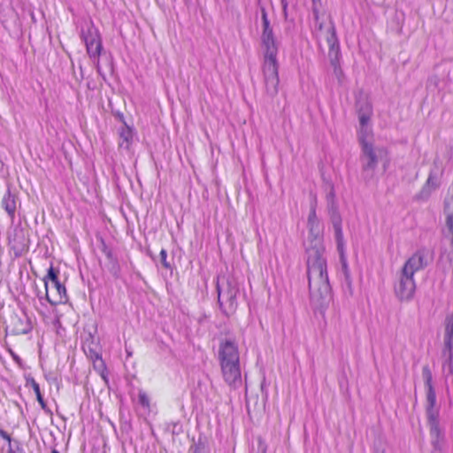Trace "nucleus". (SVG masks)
Listing matches in <instances>:
<instances>
[{"instance_id": "nucleus-4", "label": "nucleus", "mask_w": 453, "mask_h": 453, "mask_svg": "<svg viewBox=\"0 0 453 453\" xmlns=\"http://www.w3.org/2000/svg\"><path fill=\"white\" fill-rule=\"evenodd\" d=\"M422 377L426 388V415L431 441L433 446L440 449L444 441V432L440 426V408L436 404V395L433 385V374L427 365L422 368Z\"/></svg>"}, {"instance_id": "nucleus-16", "label": "nucleus", "mask_w": 453, "mask_h": 453, "mask_svg": "<svg viewBox=\"0 0 453 453\" xmlns=\"http://www.w3.org/2000/svg\"><path fill=\"white\" fill-rule=\"evenodd\" d=\"M119 149L129 151L134 141V130L128 127L126 123L119 128Z\"/></svg>"}, {"instance_id": "nucleus-30", "label": "nucleus", "mask_w": 453, "mask_h": 453, "mask_svg": "<svg viewBox=\"0 0 453 453\" xmlns=\"http://www.w3.org/2000/svg\"><path fill=\"white\" fill-rule=\"evenodd\" d=\"M51 453H59L58 450L54 449Z\"/></svg>"}, {"instance_id": "nucleus-14", "label": "nucleus", "mask_w": 453, "mask_h": 453, "mask_svg": "<svg viewBox=\"0 0 453 453\" xmlns=\"http://www.w3.org/2000/svg\"><path fill=\"white\" fill-rule=\"evenodd\" d=\"M326 39L329 47L328 56L331 65L336 66L340 59V45L334 26L332 23L326 30Z\"/></svg>"}, {"instance_id": "nucleus-9", "label": "nucleus", "mask_w": 453, "mask_h": 453, "mask_svg": "<svg viewBox=\"0 0 453 453\" xmlns=\"http://www.w3.org/2000/svg\"><path fill=\"white\" fill-rule=\"evenodd\" d=\"M444 214L446 217V226L451 234L449 237V247L445 248L441 255V263L443 265L444 269L453 268V196L445 201Z\"/></svg>"}, {"instance_id": "nucleus-12", "label": "nucleus", "mask_w": 453, "mask_h": 453, "mask_svg": "<svg viewBox=\"0 0 453 453\" xmlns=\"http://www.w3.org/2000/svg\"><path fill=\"white\" fill-rule=\"evenodd\" d=\"M444 346L448 350L447 365L453 372V313L447 316L444 321Z\"/></svg>"}, {"instance_id": "nucleus-23", "label": "nucleus", "mask_w": 453, "mask_h": 453, "mask_svg": "<svg viewBox=\"0 0 453 453\" xmlns=\"http://www.w3.org/2000/svg\"><path fill=\"white\" fill-rule=\"evenodd\" d=\"M437 188V184L434 182V178L430 175L427 179L426 186L423 188V192L426 191L429 193L431 189H435Z\"/></svg>"}, {"instance_id": "nucleus-27", "label": "nucleus", "mask_w": 453, "mask_h": 453, "mask_svg": "<svg viewBox=\"0 0 453 453\" xmlns=\"http://www.w3.org/2000/svg\"><path fill=\"white\" fill-rule=\"evenodd\" d=\"M0 435H1L4 439H5V440L9 442V444H10V443H13V441H12V439H11L10 435H9L6 432H4V431H3V430H0Z\"/></svg>"}, {"instance_id": "nucleus-2", "label": "nucleus", "mask_w": 453, "mask_h": 453, "mask_svg": "<svg viewBox=\"0 0 453 453\" xmlns=\"http://www.w3.org/2000/svg\"><path fill=\"white\" fill-rule=\"evenodd\" d=\"M262 18V34L261 45L264 55L263 77L266 95L274 97L279 92V62L277 54L279 50V42L277 41L273 27L267 17L265 8L261 9Z\"/></svg>"}, {"instance_id": "nucleus-25", "label": "nucleus", "mask_w": 453, "mask_h": 453, "mask_svg": "<svg viewBox=\"0 0 453 453\" xmlns=\"http://www.w3.org/2000/svg\"><path fill=\"white\" fill-rule=\"evenodd\" d=\"M94 366L98 368L101 371H104L105 368L104 363L102 357H99L98 355L96 356V360L94 361Z\"/></svg>"}, {"instance_id": "nucleus-1", "label": "nucleus", "mask_w": 453, "mask_h": 453, "mask_svg": "<svg viewBox=\"0 0 453 453\" xmlns=\"http://www.w3.org/2000/svg\"><path fill=\"white\" fill-rule=\"evenodd\" d=\"M316 203L314 198L307 219V276L311 303L315 308L324 310L332 300V289L324 257L323 226L316 214Z\"/></svg>"}, {"instance_id": "nucleus-28", "label": "nucleus", "mask_w": 453, "mask_h": 453, "mask_svg": "<svg viewBox=\"0 0 453 453\" xmlns=\"http://www.w3.org/2000/svg\"><path fill=\"white\" fill-rule=\"evenodd\" d=\"M333 66H334V73H335V75H336L338 78H340V76L342 74V69H341V68H340V66H339V62L337 63L336 67H335V65H333Z\"/></svg>"}, {"instance_id": "nucleus-19", "label": "nucleus", "mask_w": 453, "mask_h": 453, "mask_svg": "<svg viewBox=\"0 0 453 453\" xmlns=\"http://www.w3.org/2000/svg\"><path fill=\"white\" fill-rule=\"evenodd\" d=\"M29 382L31 384V387H32L34 392L36 395L37 401L39 402V403L42 406V408L44 409L46 404H45V402L43 401V398L42 396L39 384L34 379H30Z\"/></svg>"}, {"instance_id": "nucleus-11", "label": "nucleus", "mask_w": 453, "mask_h": 453, "mask_svg": "<svg viewBox=\"0 0 453 453\" xmlns=\"http://www.w3.org/2000/svg\"><path fill=\"white\" fill-rule=\"evenodd\" d=\"M428 264V250L422 248L414 252L406 260L401 271L414 276L415 273L425 269Z\"/></svg>"}, {"instance_id": "nucleus-22", "label": "nucleus", "mask_w": 453, "mask_h": 453, "mask_svg": "<svg viewBox=\"0 0 453 453\" xmlns=\"http://www.w3.org/2000/svg\"><path fill=\"white\" fill-rule=\"evenodd\" d=\"M9 453H25L21 448L20 443L18 441H13V443H10Z\"/></svg>"}, {"instance_id": "nucleus-21", "label": "nucleus", "mask_w": 453, "mask_h": 453, "mask_svg": "<svg viewBox=\"0 0 453 453\" xmlns=\"http://www.w3.org/2000/svg\"><path fill=\"white\" fill-rule=\"evenodd\" d=\"M190 453H208L203 443L198 442L190 447Z\"/></svg>"}, {"instance_id": "nucleus-24", "label": "nucleus", "mask_w": 453, "mask_h": 453, "mask_svg": "<svg viewBox=\"0 0 453 453\" xmlns=\"http://www.w3.org/2000/svg\"><path fill=\"white\" fill-rule=\"evenodd\" d=\"M160 260H161V264L162 265L166 268V269H169L171 267V265L170 263L167 261L166 257H167V252L165 249H162L161 251H160Z\"/></svg>"}, {"instance_id": "nucleus-3", "label": "nucleus", "mask_w": 453, "mask_h": 453, "mask_svg": "<svg viewBox=\"0 0 453 453\" xmlns=\"http://www.w3.org/2000/svg\"><path fill=\"white\" fill-rule=\"evenodd\" d=\"M218 357L225 382L233 388L239 387L242 384L240 352L234 339H224L220 342Z\"/></svg>"}, {"instance_id": "nucleus-13", "label": "nucleus", "mask_w": 453, "mask_h": 453, "mask_svg": "<svg viewBox=\"0 0 453 453\" xmlns=\"http://www.w3.org/2000/svg\"><path fill=\"white\" fill-rule=\"evenodd\" d=\"M46 298L51 304H58L65 302L66 300V290L64 285L59 280L53 284L45 282Z\"/></svg>"}, {"instance_id": "nucleus-7", "label": "nucleus", "mask_w": 453, "mask_h": 453, "mask_svg": "<svg viewBox=\"0 0 453 453\" xmlns=\"http://www.w3.org/2000/svg\"><path fill=\"white\" fill-rule=\"evenodd\" d=\"M326 201L328 204L331 223L334 231L337 250L340 253L341 258H342L344 256L345 242L342 228V217L336 208L335 193L333 187H331L329 192L326 194Z\"/></svg>"}, {"instance_id": "nucleus-6", "label": "nucleus", "mask_w": 453, "mask_h": 453, "mask_svg": "<svg viewBox=\"0 0 453 453\" xmlns=\"http://www.w3.org/2000/svg\"><path fill=\"white\" fill-rule=\"evenodd\" d=\"M216 288L221 311L226 316L234 314L238 306L236 296L239 292L235 278L226 273L220 274L217 278Z\"/></svg>"}, {"instance_id": "nucleus-18", "label": "nucleus", "mask_w": 453, "mask_h": 453, "mask_svg": "<svg viewBox=\"0 0 453 453\" xmlns=\"http://www.w3.org/2000/svg\"><path fill=\"white\" fill-rule=\"evenodd\" d=\"M15 326L12 329L13 334H27L31 330L30 325L26 320V324L24 325V321L21 318H14Z\"/></svg>"}, {"instance_id": "nucleus-10", "label": "nucleus", "mask_w": 453, "mask_h": 453, "mask_svg": "<svg viewBox=\"0 0 453 453\" xmlns=\"http://www.w3.org/2000/svg\"><path fill=\"white\" fill-rule=\"evenodd\" d=\"M414 276L401 271L399 280L395 285V294L401 301H410L415 293Z\"/></svg>"}, {"instance_id": "nucleus-15", "label": "nucleus", "mask_w": 453, "mask_h": 453, "mask_svg": "<svg viewBox=\"0 0 453 453\" xmlns=\"http://www.w3.org/2000/svg\"><path fill=\"white\" fill-rule=\"evenodd\" d=\"M371 119V109L367 107L366 111L359 112L358 119H359V131L357 134L358 141L363 140L364 137H373V132L372 127L369 125V121Z\"/></svg>"}, {"instance_id": "nucleus-29", "label": "nucleus", "mask_w": 453, "mask_h": 453, "mask_svg": "<svg viewBox=\"0 0 453 453\" xmlns=\"http://www.w3.org/2000/svg\"><path fill=\"white\" fill-rule=\"evenodd\" d=\"M104 252L105 253L106 257L110 259L112 258V253L110 250H108L106 247L104 249Z\"/></svg>"}, {"instance_id": "nucleus-5", "label": "nucleus", "mask_w": 453, "mask_h": 453, "mask_svg": "<svg viewBox=\"0 0 453 453\" xmlns=\"http://www.w3.org/2000/svg\"><path fill=\"white\" fill-rule=\"evenodd\" d=\"M358 142L361 146V174L365 181L367 182L374 179L378 165L381 164L385 171L390 159L385 147L375 145L374 137H364Z\"/></svg>"}, {"instance_id": "nucleus-26", "label": "nucleus", "mask_w": 453, "mask_h": 453, "mask_svg": "<svg viewBox=\"0 0 453 453\" xmlns=\"http://www.w3.org/2000/svg\"><path fill=\"white\" fill-rule=\"evenodd\" d=\"M139 402L143 406H149V398L144 393L139 394Z\"/></svg>"}, {"instance_id": "nucleus-8", "label": "nucleus", "mask_w": 453, "mask_h": 453, "mask_svg": "<svg viewBox=\"0 0 453 453\" xmlns=\"http://www.w3.org/2000/svg\"><path fill=\"white\" fill-rule=\"evenodd\" d=\"M81 36L86 44L89 57L98 60L102 50V42L98 30L91 21L87 22L82 27ZM96 67L99 70V61L96 62Z\"/></svg>"}, {"instance_id": "nucleus-20", "label": "nucleus", "mask_w": 453, "mask_h": 453, "mask_svg": "<svg viewBox=\"0 0 453 453\" xmlns=\"http://www.w3.org/2000/svg\"><path fill=\"white\" fill-rule=\"evenodd\" d=\"M49 280L50 281V284H53L55 283L56 281H58V272L52 267L50 266L48 270V273L47 275L44 277V283L46 281L49 282Z\"/></svg>"}, {"instance_id": "nucleus-17", "label": "nucleus", "mask_w": 453, "mask_h": 453, "mask_svg": "<svg viewBox=\"0 0 453 453\" xmlns=\"http://www.w3.org/2000/svg\"><path fill=\"white\" fill-rule=\"evenodd\" d=\"M2 205L8 213V215L13 219L16 211V199L15 196L10 191H7L2 200Z\"/></svg>"}]
</instances>
